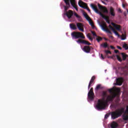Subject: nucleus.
<instances>
[{"mask_svg":"<svg viewBox=\"0 0 128 128\" xmlns=\"http://www.w3.org/2000/svg\"><path fill=\"white\" fill-rule=\"evenodd\" d=\"M103 96L102 100H98L96 104V108L98 110H106V102L104 100L108 96L106 92H104L102 94Z\"/></svg>","mask_w":128,"mask_h":128,"instance_id":"1","label":"nucleus"},{"mask_svg":"<svg viewBox=\"0 0 128 128\" xmlns=\"http://www.w3.org/2000/svg\"><path fill=\"white\" fill-rule=\"evenodd\" d=\"M124 113V108L122 107L120 108H118L115 111L112 112L111 113V118L112 120H116V118H120L122 114Z\"/></svg>","mask_w":128,"mask_h":128,"instance_id":"2","label":"nucleus"},{"mask_svg":"<svg viewBox=\"0 0 128 128\" xmlns=\"http://www.w3.org/2000/svg\"><path fill=\"white\" fill-rule=\"evenodd\" d=\"M90 6H91V8H92V10H94L95 11V12H96V14H99L100 15V16H102V18H104V20H106V22H108V24H110V21L108 20V16L104 14L101 12H100L98 10V7L96 6L94 4H91Z\"/></svg>","mask_w":128,"mask_h":128,"instance_id":"3","label":"nucleus"},{"mask_svg":"<svg viewBox=\"0 0 128 128\" xmlns=\"http://www.w3.org/2000/svg\"><path fill=\"white\" fill-rule=\"evenodd\" d=\"M71 36L73 40H78V38L84 40L86 38V37L84 36V34L81 32H74L71 34Z\"/></svg>","mask_w":128,"mask_h":128,"instance_id":"4","label":"nucleus"},{"mask_svg":"<svg viewBox=\"0 0 128 128\" xmlns=\"http://www.w3.org/2000/svg\"><path fill=\"white\" fill-rule=\"evenodd\" d=\"M102 30H104V32H106L108 34H112V33L110 30H108V26H106V22H102V24H100Z\"/></svg>","mask_w":128,"mask_h":128,"instance_id":"5","label":"nucleus"},{"mask_svg":"<svg viewBox=\"0 0 128 128\" xmlns=\"http://www.w3.org/2000/svg\"><path fill=\"white\" fill-rule=\"evenodd\" d=\"M78 4L80 8H85L86 10H88L90 12V10L86 4L82 2V0H79Z\"/></svg>","mask_w":128,"mask_h":128,"instance_id":"6","label":"nucleus"},{"mask_svg":"<svg viewBox=\"0 0 128 128\" xmlns=\"http://www.w3.org/2000/svg\"><path fill=\"white\" fill-rule=\"evenodd\" d=\"M88 98L92 100L94 98V88H92L88 92Z\"/></svg>","mask_w":128,"mask_h":128,"instance_id":"7","label":"nucleus"},{"mask_svg":"<svg viewBox=\"0 0 128 128\" xmlns=\"http://www.w3.org/2000/svg\"><path fill=\"white\" fill-rule=\"evenodd\" d=\"M83 14L84 16V18L87 20L90 26H92V24H94V22H92V18H90L88 15V14L86 13V12H84L83 13Z\"/></svg>","mask_w":128,"mask_h":128,"instance_id":"8","label":"nucleus"},{"mask_svg":"<svg viewBox=\"0 0 128 128\" xmlns=\"http://www.w3.org/2000/svg\"><path fill=\"white\" fill-rule=\"evenodd\" d=\"M98 8L100 10H102L103 12H104L105 14H108V8L100 5V4H98Z\"/></svg>","mask_w":128,"mask_h":128,"instance_id":"9","label":"nucleus"},{"mask_svg":"<svg viewBox=\"0 0 128 128\" xmlns=\"http://www.w3.org/2000/svg\"><path fill=\"white\" fill-rule=\"evenodd\" d=\"M76 26L78 30H80V32H84V24H82V23H80V22L76 23Z\"/></svg>","mask_w":128,"mask_h":128,"instance_id":"10","label":"nucleus"},{"mask_svg":"<svg viewBox=\"0 0 128 128\" xmlns=\"http://www.w3.org/2000/svg\"><path fill=\"white\" fill-rule=\"evenodd\" d=\"M124 82V78H119L116 80V86H122Z\"/></svg>","mask_w":128,"mask_h":128,"instance_id":"11","label":"nucleus"},{"mask_svg":"<svg viewBox=\"0 0 128 128\" xmlns=\"http://www.w3.org/2000/svg\"><path fill=\"white\" fill-rule=\"evenodd\" d=\"M66 14L68 18H72V16H74V12L72 10H68V12H66Z\"/></svg>","mask_w":128,"mask_h":128,"instance_id":"12","label":"nucleus"},{"mask_svg":"<svg viewBox=\"0 0 128 128\" xmlns=\"http://www.w3.org/2000/svg\"><path fill=\"white\" fill-rule=\"evenodd\" d=\"M111 24L112 26H114V28H116V30H118V32H120V30H122V29H120L122 28L120 25L116 24L114 22H112Z\"/></svg>","mask_w":128,"mask_h":128,"instance_id":"13","label":"nucleus"},{"mask_svg":"<svg viewBox=\"0 0 128 128\" xmlns=\"http://www.w3.org/2000/svg\"><path fill=\"white\" fill-rule=\"evenodd\" d=\"M70 2L72 6H73V8H75V10L78 12V6H76V0H70Z\"/></svg>","mask_w":128,"mask_h":128,"instance_id":"14","label":"nucleus"},{"mask_svg":"<svg viewBox=\"0 0 128 128\" xmlns=\"http://www.w3.org/2000/svg\"><path fill=\"white\" fill-rule=\"evenodd\" d=\"M114 92H117L118 94H120V90L118 88H112L108 90V91L109 92H110V94H112V92H114Z\"/></svg>","mask_w":128,"mask_h":128,"instance_id":"15","label":"nucleus"},{"mask_svg":"<svg viewBox=\"0 0 128 128\" xmlns=\"http://www.w3.org/2000/svg\"><path fill=\"white\" fill-rule=\"evenodd\" d=\"M64 2L66 6H64V8L66 11L68 10V8H70V0H64Z\"/></svg>","mask_w":128,"mask_h":128,"instance_id":"16","label":"nucleus"},{"mask_svg":"<svg viewBox=\"0 0 128 128\" xmlns=\"http://www.w3.org/2000/svg\"><path fill=\"white\" fill-rule=\"evenodd\" d=\"M82 50L84 52H86V54H88L90 52V46H84Z\"/></svg>","mask_w":128,"mask_h":128,"instance_id":"17","label":"nucleus"},{"mask_svg":"<svg viewBox=\"0 0 128 128\" xmlns=\"http://www.w3.org/2000/svg\"><path fill=\"white\" fill-rule=\"evenodd\" d=\"M112 100H114V99H112V96H108L106 100H104V102H105V104L106 105L108 102H112Z\"/></svg>","mask_w":128,"mask_h":128,"instance_id":"18","label":"nucleus"},{"mask_svg":"<svg viewBox=\"0 0 128 128\" xmlns=\"http://www.w3.org/2000/svg\"><path fill=\"white\" fill-rule=\"evenodd\" d=\"M94 80H96V76H93L90 82H89V84H88V90H90V86H92V84H94Z\"/></svg>","mask_w":128,"mask_h":128,"instance_id":"19","label":"nucleus"},{"mask_svg":"<svg viewBox=\"0 0 128 128\" xmlns=\"http://www.w3.org/2000/svg\"><path fill=\"white\" fill-rule=\"evenodd\" d=\"M110 14L112 16H116V13H114V10L112 7L110 8Z\"/></svg>","mask_w":128,"mask_h":128,"instance_id":"20","label":"nucleus"},{"mask_svg":"<svg viewBox=\"0 0 128 128\" xmlns=\"http://www.w3.org/2000/svg\"><path fill=\"white\" fill-rule=\"evenodd\" d=\"M112 128H118V123L116 122H113L110 125Z\"/></svg>","mask_w":128,"mask_h":128,"instance_id":"21","label":"nucleus"},{"mask_svg":"<svg viewBox=\"0 0 128 128\" xmlns=\"http://www.w3.org/2000/svg\"><path fill=\"white\" fill-rule=\"evenodd\" d=\"M70 26L72 30H76V26L74 24H70Z\"/></svg>","mask_w":128,"mask_h":128,"instance_id":"22","label":"nucleus"},{"mask_svg":"<svg viewBox=\"0 0 128 128\" xmlns=\"http://www.w3.org/2000/svg\"><path fill=\"white\" fill-rule=\"evenodd\" d=\"M121 54L122 56V60H126V58H128V56L124 54V53H121Z\"/></svg>","mask_w":128,"mask_h":128,"instance_id":"23","label":"nucleus"},{"mask_svg":"<svg viewBox=\"0 0 128 128\" xmlns=\"http://www.w3.org/2000/svg\"><path fill=\"white\" fill-rule=\"evenodd\" d=\"M100 46H102V48H106L108 47V43L105 42L101 44Z\"/></svg>","mask_w":128,"mask_h":128,"instance_id":"24","label":"nucleus"},{"mask_svg":"<svg viewBox=\"0 0 128 128\" xmlns=\"http://www.w3.org/2000/svg\"><path fill=\"white\" fill-rule=\"evenodd\" d=\"M74 16H76V18H78L79 22H82V17H80V16L78 14L74 13Z\"/></svg>","mask_w":128,"mask_h":128,"instance_id":"25","label":"nucleus"},{"mask_svg":"<svg viewBox=\"0 0 128 128\" xmlns=\"http://www.w3.org/2000/svg\"><path fill=\"white\" fill-rule=\"evenodd\" d=\"M82 44H87V46H90V44H92L90 43L89 42L86 40H82Z\"/></svg>","mask_w":128,"mask_h":128,"instance_id":"26","label":"nucleus"},{"mask_svg":"<svg viewBox=\"0 0 128 128\" xmlns=\"http://www.w3.org/2000/svg\"><path fill=\"white\" fill-rule=\"evenodd\" d=\"M116 96H118V92H114L112 96V100H114V98H116Z\"/></svg>","mask_w":128,"mask_h":128,"instance_id":"27","label":"nucleus"},{"mask_svg":"<svg viewBox=\"0 0 128 128\" xmlns=\"http://www.w3.org/2000/svg\"><path fill=\"white\" fill-rule=\"evenodd\" d=\"M101 84H98L96 86V88H95V90H100V86H101Z\"/></svg>","mask_w":128,"mask_h":128,"instance_id":"28","label":"nucleus"},{"mask_svg":"<svg viewBox=\"0 0 128 128\" xmlns=\"http://www.w3.org/2000/svg\"><path fill=\"white\" fill-rule=\"evenodd\" d=\"M123 48H125V50H128V46L126 44H123Z\"/></svg>","mask_w":128,"mask_h":128,"instance_id":"29","label":"nucleus"},{"mask_svg":"<svg viewBox=\"0 0 128 128\" xmlns=\"http://www.w3.org/2000/svg\"><path fill=\"white\" fill-rule=\"evenodd\" d=\"M96 40L98 42H100V40H102V37L100 36H98L96 38Z\"/></svg>","mask_w":128,"mask_h":128,"instance_id":"30","label":"nucleus"},{"mask_svg":"<svg viewBox=\"0 0 128 128\" xmlns=\"http://www.w3.org/2000/svg\"><path fill=\"white\" fill-rule=\"evenodd\" d=\"M108 28H110V30H112V32H114L116 30L115 29H114V28L112 27V25H109Z\"/></svg>","mask_w":128,"mask_h":128,"instance_id":"31","label":"nucleus"},{"mask_svg":"<svg viewBox=\"0 0 128 128\" xmlns=\"http://www.w3.org/2000/svg\"><path fill=\"white\" fill-rule=\"evenodd\" d=\"M116 57L117 58V60H118L119 62H122V58H120V56L116 55Z\"/></svg>","mask_w":128,"mask_h":128,"instance_id":"32","label":"nucleus"},{"mask_svg":"<svg viewBox=\"0 0 128 128\" xmlns=\"http://www.w3.org/2000/svg\"><path fill=\"white\" fill-rule=\"evenodd\" d=\"M82 39H78L76 42L78 43V44H82Z\"/></svg>","mask_w":128,"mask_h":128,"instance_id":"33","label":"nucleus"},{"mask_svg":"<svg viewBox=\"0 0 128 128\" xmlns=\"http://www.w3.org/2000/svg\"><path fill=\"white\" fill-rule=\"evenodd\" d=\"M113 32H114L116 36H120V34H118V32L116 31V30L114 31H113Z\"/></svg>","mask_w":128,"mask_h":128,"instance_id":"34","label":"nucleus"},{"mask_svg":"<svg viewBox=\"0 0 128 128\" xmlns=\"http://www.w3.org/2000/svg\"><path fill=\"white\" fill-rule=\"evenodd\" d=\"M120 98L118 97L116 100V104H118V102H120Z\"/></svg>","mask_w":128,"mask_h":128,"instance_id":"35","label":"nucleus"},{"mask_svg":"<svg viewBox=\"0 0 128 128\" xmlns=\"http://www.w3.org/2000/svg\"><path fill=\"white\" fill-rule=\"evenodd\" d=\"M105 52L106 54H112V52H110V51L106 50H105Z\"/></svg>","mask_w":128,"mask_h":128,"instance_id":"36","label":"nucleus"},{"mask_svg":"<svg viewBox=\"0 0 128 128\" xmlns=\"http://www.w3.org/2000/svg\"><path fill=\"white\" fill-rule=\"evenodd\" d=\"M91 32L92 34H93V36H96V32L94 31H92Z\"/></svg>","mask_w":128,"mask_h":128,"instance_id":"37","label":"nucleus"},{"mask_svg":"<svg viewBox=\"0 0 128 128\" xmlns=\"http://www.w3.org/2000/svg\"><path fill=\"white\" fill-rule=\"evenodd\" d=\"M122 40H126V36H124V34H122Z\"/></svg>","mask_w":128,"mask_h":128,"instance_id":"38","label":"nucleus"},{"mask_svg":"<svg viewBox=\"0 0 128 128\" xmlns=\"http://www.w3.org/2000/svg\"><path fill=\"white\" fill-rule=\"evenodd\" d=\"M88 38H89V40H90L91 41H92V36H90V35H88Z\"/></svg>","mask_w":128,"mask_h":128,"instance_id":"39","label":"nucleus"},{"mask_svg":"<svg viewBox=\"0 0 128 128\" xmlns=\"http://www.w3.org/2000/svg\"><path fill=\"white\" fill-rule=\"evenodd\" d=\"M114 52L116 54H119L120 52L118 51V50H114Z\"/></svg>","mask_w":128,"mask_h":128,"instance_id":"40","label":"nucleus"},{"mask_svg":"<svg viewBox=\"0 0 128 128\" xmlns=\"http://www.w3.org/2000/svg\"><path fill=\"white\" fill-rule=\"evenodd\" d=\"M110 48H112V50H114L116 48L114 46H110Z\"/></svg>","mask_w":128,"mask_h":128,"instance_id":"41","label":"nucleus"},{"mask_svg":"<svg viewBox=\"0 0 128 128\" xmlns=\"http://www.w3.org/2000/svg\"><path fill=\"white\" fill-rule=\"evenodd\" d=\"M109 116L108 114H106L104 116V118H108Z\"/></svg>","mask_w":128,"mask_h":128,"instance_id":"42","label":"nucleus"},{"mask_svg":"<svg viewBox=\"0 0 128 128\" xmlns=\"http://www.w3.org/2000/svg\"><path fill=\"white\" fill-rule=\"evenodd\" d=\"M91 26H92V28H96V26H94V24L91 25Z\"/></svg>","mask_w":128,"mask_h":128,"instance_id":"43","label":"nucleus"},{"mask_svg":"<svg viewBox=\"0 0 128 128\" xmlns=\"http://www.w3.org/2000/svg\"><path fill=\"white\" fill-rule=\"evenodd\" d=\"M101 58L102 60H104V55H102V54H101Z\"/></svg>","mask_w":128,"mask_h":128,"instance_id":"44","label":"nucleus"},{"mask_svg":"<svg viewBox=\"0 0 128 128\" xmlns=\"http://www.w3.org/2000/svg\"><path fill=\"white\" fill-rule=\"evenodd\" d=\"M117 48H118V50H122V47L120 46H117Z\"/></svg>","mask_w":128,"mask_h":128,"instance_id":"45","label":"nucleus"},{"mask_svg":"<svg viewBox=\"0 0 128 128\" xmlns=\"http://www.w3.org/2000/svg\"><path fill=\"white\" fill-rule=\"evenodd\" d=\"M118 12H122V10H121L120 9H118Z\"/></svg>","mask_w":128,"mask_h":128,"instance_id":"46","label":"nucleus"},{"mask_svg":"<svg viewBox=\"0 0 128 128\" xmlns=\"http://www.w3.org/2000/svg\"><path fill=\"white\" fill-rule=\"evenodd\" d=\"M102 2V4H106V2H104L103 0H101Z\"/></svg>","mask_w":128,"mask_h":128,"instance_id":"47","label":"nucleus"},{"mask_svg":"<svg viewBox=\"0 0 128 128\" xmlns=\"http://www.w3.org/2000/svg\"><path fill=\"white\" fill-rule=\"evenodd\" d=\"M105 40H108V39L106 38H104Z\"/></svg>","mask_w":128,"mask_h":128,"instance_id":"48","label":"nucleus"},{"mask_svg":"<svg viewBox=\"0 0 128 128\" xmlns=\"http://www.w3.org/2000/svg\"><path fill=\"white\" fill-rule=\"evenodd\" d=\"M122 6H123V8H124V6H125L124 4H123Z\"/></svg>","mask_w":128,"mask_h":128,"instance_id":"49","label":"nucleus"},{"mask_svg":"<svg viewBox=\"0 0 128 128\" xmlns=\"http://www.w3.org/2000/svg\"><path fill=\"white\" fill-rule=\"evenodd\" d=\"M110 36V38H112V36Z\"/></svg>","mask_w":128,"mask_h":128,"instance_id":"50","label":"nucleus"},{"mask_svg":"<svg viewBox=\"0 0 128 128\" xmlns=\"http://www.w3.org/2000/svg\"><path fill=\"white\" fill-rule=\"evenodd\" d=\"M106 0V2H108V0Z\"/></svg>","mask_w":128,"mask_h":128,"instance_id":"51","label":"nucleus"}]
</instances>
